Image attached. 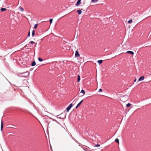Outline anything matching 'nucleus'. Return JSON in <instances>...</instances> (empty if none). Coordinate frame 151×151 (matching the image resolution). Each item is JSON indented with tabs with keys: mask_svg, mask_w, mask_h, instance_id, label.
Returning a JSON list of instances; mask_svg holds the SVG:
<instances>
[{
	"mask_svg": "<svg viewBox=\"0 0 151 151\" xmlns=\"http://www.w3.org/2000/svg\"><path fill=\"white\" fill-rule=\"evenodd\" d=\"M77 101V100L75 99L73 102L72 103H73L74 104L76 103Z\"/></svg>",
	"mask_w": 151,
	"mask_h": 151,
	"instance_id": "18",
	"label": "nucleus"
},
{
	"mask_svg": "<svg viewBox=\"0 0 151 151\" xmlns=\"http://www.w3.org/2000/svg\"><path fill=\"white\" fill-rule=\"evenodd\" d=\"M77 12L79 14H81L82 13V11L80 10H78Z\"/></svg>",
	"mask_w": 151,
	"mask_h": 151,
	"instance_id": "10",
	"label": "nucleus"
},
{
	"mask_svg": "<svg viewBox=\"0 0 151 151\" xmlns=\"http://www.w3.org/2000/svg\"><path fill=\"white\" fill-rule=\"evenodd\" d=\"M102 89L101 88L100 89L99 91V92H102Z\"/></svg>",
	"mask_w": 151,
	"mask_h": 151,
	"instance_id": "30",
	"label": "nucleus"
},
{
	"mask_svg": "<svg viewBox=\"0 0 151 151\" xmlns=\"http://www.w3.org/2000/svg\"><path fill=\"white\" fill-rule=\"evenodd\" d=\"M28 36L29 37L30 36V32H29L28 33Z\"/></svg>",
	"mask_w": 151,
	"mask_h": 151,
	"instance_id": "29",
	"label": "nucleus"
},
{
	"mask_svg": "<svg viewBox=\"0 0 151 151\" xmlns=\"http://www.w3.org/2000/svg\"><path fill=\"white\" fill-rule=\"evenodd\" d=\"M51 124H52V123H50V122H49L48 124V126H50Z\"/></svg>",
	"mask_w": 151,
	"mask_h": 151,
	"instance_id": "27",
	"label": "nucleus"
},
{
	"mask_svg": "<svg viewBox=\"0 0 151 151\" xmlns=\"http://www.w3.org/2000/svg\"><path fill=\"white\" fill-rule=\"evenodd\" d=\"M49 21L50 22V24H51L52 22V19H50Z\"/></svg>",
	"mask_w": 151,
	"mask_h": 151,
	"instance_id": "26",
	"label": "nucleus"
},
{
	"mask_svg": "<svg viewBox=\"0 0 151 151\" xmlns=\"http://www.w3.org/2000/svg\"><path fill=\"white\" fill-rule=\"evenodd\" d=\"M35 35V31L34 30H33L32 31V36L33 37Z\"/></svg>",
	"mask_w": 151,
	"mask_h": 151,
	"instance_id": "16",
	"label": "nucleus"
},
{
	"mask_svg": "<svg viewBox=\"0 0 151 151\" xmlns=\"http://www.w3.org/2000/svg\"><path fill=\"white\" fill-rule=\"evenodd\" d=\"M81 4V0H78L76 3V6H79Z\"/></svg>",
	"mask_w": 151,
	"mask_h": 151,
	"instance_id": "4",
	"label": "nucleus"
},
{
	"mask_svg": "<svg viewBox=\"0 0 151 151\" xmlns=\"http://www.w3.org/2000/svg\"><path fill=\"white\" fill-rule=\"evenodd\" d=\"M132 22V19H130L128 21V23H131Z\"/></svg>",
	"mask_w": 151,
	"mask_h": 151,
	"instance_id": "20",
	"label": "nucleus"
},
{
	"mask_svg": "<svg viewBox=\"0 0 151 151\" xmlns=\"http://www.w3.org/2000/svg\"><path fill=\"white\" fill-rule=\"evenodd\" d=\"M6 9L5 8H1V11L4 12L6 11Z\"/></svg>",
	"mask_w": 151,
	"mask_h": 151,
	"instance_id": "11",
	"label": "nucleus"
},
{
	"mask_svg": "<svg viewBox=\"0 0 151 151\" xmlns=\"http://www.w3.org/2000/svg\"><path fill=\"white\" fill-rule=\"evenodd\" d=\"M78 82H79L80 80V76L79 75H78Z\"/></svg>",
	"mask_w": 151,
	"mask_h": 151,
	"instance_id": "14",
	"label": "nucleus"
},
{
	"mask_svg": "<svg viewBox=\"0 0 151 151\" xmlns=\"http://www.w3.org/2000/svg\"><path fill=\"white\" fill-rule=\"evenodd\" d=\"M131 105V104L130 103H128V104H127L126 105V106L127 107H129Z\"/></svg>",
	"mask_w": 151,
	"mask_h": 151,
	"instance_id": "23",
	"label": "nucleus"
},
{
	"mask_svg": "<svg viewBox=\"0 0 151 151\" xmlns=\"http://www.w3.org/2000/svg\"><path fill=\"white\" fill-rule=\"evenodd\" d=\"M124 97H122L121 99V100L123 102H124L125 101V100L124 99Z\"/></svg>",
	"mask_w": 151,
	"mask_h": 151,
	"instance_id": "15",
	"label": "nucleus"
},
{
	"mask_svg": "<svg viewBox=\"0 0 151 151\" xmlns=\"http://www.w3.org/2000/svg\"><path fill=\"white\" fill-rule=\"evenodd\" d=\"M80 56V55L77 50H76V51L75 54V57H79Z\"/></svg>",
	"mask_w": 151,
	"mask_h": 151,
	"instance_id": "2",
	"label": "nucleus"
},
{
	"mask_svg": "<svg viewBox=\"0 0 151 151\" xmlns=\"http://www.w3.org/2000/svg\"><path fill=\"white\" fill-rule=\"evenodd\" d=\"M97 62L99 63V64H100L102 63L103 60H99Z\"/></svg>",
	"mask_w": 151,
	"mask_h": 151,
	"instance_id": "12",
	"label": "nucleus"
},
{
	"mask_svg": "<svg viewBox=\"0 0 151 151\" xmlns=\"http://www.w3.org/2000/svg\"><path fill=\"white\" fill-rule=\"evenodd\" d=\"M19 9L20 11H21L22 12H23L24 11V10L23 9L21 6L19 7Z\"/></svg>",
	"mask_w": 151,
	"mask_h": 151,
	"instance_id": "13",
	"label": "nucleus"
},
{
	"mask_svg": "<svg viewBox=\"0 0 151 151\" xmlns=\"http://www.w3.org/2000/svg\"><path fill=\"white\" fill-rule=\"evenodd\" d=\"M38 60L40 62H42L43 60L40 58H38Z\"/></svg>",
	"mask_w": 151,
	"mask_h": 151,
	"instance_id": "17",
	"label": "nucleus"
},
{
	"mask_svg": "<svg viewBox=\"0 0 151 151\" xmlns=\"http://www.w3.org/2000/svg\"><path fill=\"white\" fill-rule=\"evenodd\" d=\"M98 0H92L91 1L93 3H96V2Z\"/></svg>",
	"mask_w": 151,
	"mask_h": 151,
	"instance_id": "19",
	"label": "nucleus"
},
{
	"mask_svg": "<svg viewBox=\"0 0 151 151\" xmlns=\"http://www.w3.org/2000/svg\"><path fill=\"white\" fill-rule=\"evenodd\" d=\"M100 146V145L99 144H97L95 146L96 147H99Z\"/></svg>",
	"mask_w": 151,
	"mask_h": 151,
	"instance_id": "28",
	"label": "nucleus"
},
{
	"mask_svg": "<svg viewBox=\"0 0 151 151\" xmlns=\"http://www.w3.org/2000/svg\"><path fill=\"white\" fill-rule=\"evenodd\" d=\"M65 130V129L63 127H61V131H64Z\"/></svg>",
	"mask_w": 151,
	"mask_h": 151,
	"instance_id": "22",
	"label": "nucleus"
},
{
	"mask_svg": "<svg viewBox=\"0 0 151 151\" xmlns=\"http://www.w3.org/2000/svg\"><path fill=\"white\" fill-rule=\"evenodd\" d=\"M13 89L12 88H10V89Z\"/></svg>",
	"mask_w": 151,
	"mask_h": 151,
	"instance_id": "32",
	"label": "nucleus"
},
{
	"mask_svg": "<svg viewBox=\"0 0 151 151\" xmlns=\"http://www.w3.org/2000/svg\"><path fill=\"white\" fill-rule=\"evenodd\" d=\"M30 43L31 44H33L35 43V42L34 41H31L29 42V44Z\"/></svg>",
	"mask_w": 151,
	"mask_h": 151,
	"instance_id": "25",
	"label": "nucleus"
},
{
	"mask_svg": "<svg viewBox=\"0 0 151 151\" xmlns=\"http://www.w3.org/2000/svg\"><path fill=\"white\" fill-rule=\"evenodd\" d=\"M83 100H82L77 105V106L76 107V108L77 109L78 107L81 104L82 102H83Z\"/></svg>",
	"mask_w": 151,
	"mask_h": 151,
	"instance_id": "5",
	"label": "nucleus"
},
{
	"mask_svg": "<svg viewBox=\"0 0 151 151\" xmlns=\"http://www.w3.org/2000/svg\"><path fill=\"white\" fill-rule=\"evenodd\" d=\"M73 106L72 104H71L67 108L66 110L68 112L70 110Z\"/></svg>",
	"mask_w": 151,
	"mask_h": 151,
	"instance_id": "1",
	"label": "nucleus"
},
{
	"mask_svg": "<svg viewBox=\"0 0 151 151\" xmlns=\"http://www.w3.org/2000/svg\"><path fill=\"white\" fill-rule=\"evenodd\" d=\"M126 53L131 54L132 55H133L134 54V52L131 51H128L126 52Z\"/></svg>",
	"mask_w": 151,
	"mask_h": 151,
	"instance_id": "6",
	"label": "nucleus"
},
{
	"mask_svg": "<svg viewBox=\"0 0 151 151\" xmlns=\"http://www.w3.org/2000/svg\"><path fill=\"white\" fill-rule=\"evenodd\" d=\"M38 25V24H35L34 26V28L35 29H36Z\"/></svg>",
	"mask_w": 151,
	"mask_h": 151,
	"instance_id": "24",
	"label": "nucleus"
},
{
	"mask_svg": "<svg viewBox=\"0 0 151 151\" xmlns=\"http://www.w3.org/2000/svg\"><path fill=\"white\" fill-rule=\"evenodd\" d=\"M81 93H83V95H82V96H83V95H84L85 94V92L84 90H81Z\"/></svg>",
	"mask_w": 151,
	"mask_h": 151,
	"instance_id": "8",
	"label": "nucleus"
},
{
	"mask_svg": "<svg viewBox=\"0 0 151 151\" xmlns=\"http://www.w3.org/2000/svg\"><path fill=\"white\" fill-rule=\"evenodd\" d=\"M144 78H145V77L144 76H141L139 79L138 81H141L143 80H144Z\"/></svg>",
	"mask_w": 151,
	"mask_h": 151,
	"instance_id": "3",
	"label": "nucleus"
},
{
	"mask_svg": "<svg viewBox=\"0 0 151 151\" xmlns=\"http://www.w3.org/2000/svg\"><path fill=\"white\" fill-rule=\"evenodd\" d=\"M4 124L2 120L1 121V131L2 130Z\"/></svg>",
	"mask_w": 151,
	"mask_h": 151,
	"instance_id": "7",
	"label": "nucleus"
},
{
	"mask_svg": "<svg viewBox=\"0 0 151 151\" xmlns=\"http://www.w3.org/2000/svg\"><path fill=\"white\" fill-rule=\"evenodd\" d=\"M115 141L117 143H119V140L118 139H115Z\"/></svg>",
	"mask_w": 151,
	"mask_h": 151,
	"instance_id": "21",
	"label": "nucleus"
},
{
	"mask_svg": "<svg viewBox=\"0 0 151 151\" xmlns=\"http://www.w3.org/2000/svg\"><path fill=\"white\" fill-rule=\"evenodd\" d=\"M36 65V63L35 61H34L32 63V66H34Z\"/></svg>",
	"mask_w": 151,
	"mask_h": 151,
	"instance_id": "9",
	"label": "nucleus"
},
{
	"mask_svg": "<svg viewBox=\"0 0 151 151\" xmlns=\"http://www.w3.org/2000/svg\"><path fill=\"white\" fill-rule=\"evenodd\" d=\"M136 80H137V79L136 78H135V79L134 80V82H135L136 81Z\"/></svg>",
	"mask_w": 151,
	"mask_h": 151,
	"instance_id": "31",
	"label": "nucleus"
}]
</instances>
